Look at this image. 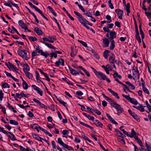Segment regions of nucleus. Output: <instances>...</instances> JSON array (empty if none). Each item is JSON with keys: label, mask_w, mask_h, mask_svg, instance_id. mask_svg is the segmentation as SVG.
Instances as JSON below:
<instances>
[{"label": "nucleus", "mask_w": 151, "mask_h": 151, "mask_svg": "<svg viewBox=\"0 0 151 151\" xmlns=\"http://www.w3.org/2000/svg\"><path fill=\"white\" fill-rule=\"evenodd\" d=\"M76 15L80 23L83 25L85 24H87L92 26V24L89 23L87 20L85 19L83 16L79 13L76 12Z\"/></svg>", "instance_id": "obj_1"}, {"label": "nucleus", "mask_w": 151, "mask_h": 151, "mask_svg": "<svg viewBox=\"0 0 151 151\" xmlns=\"http://www.w3.org/2000/svg\"><path fill=\"white\" fill-rule=\"evenodd\" d=\"M96 76L99 79L103 80H106L108 83H110L111 81L104 74L100 71H98L95 74Z\"/></svg>", "instance_id": "obj_2"}, {"label": "nucleus", "mask_w": 151, "mask_h": 151, "mask_svg": "<svg viewBox=\"0 0 151 151\" xmlns=\"http://www.w3.org/2000/svg\"><path fill=\"white\" fill-rule=\"evenodd\" d=\"M17 52L19 56L25 60H28L30 59L29 57H27V53L25 50L19 49L18 50Z\"/></svg>", "instance_id": "obj_3"}, {"label": "nucleus", "mask_w": 151, "mask_h": 151, "mask_svg": "<svg viewBox=\"0 0 151 151\" xmlns=\"http://www.w3.org/2000/svg\"><path fill=\"white\" fill-rule=\"evenodd\" d=\"M111 105L115 108L116 110L118 113H121L123 111V109L121 107V106L117 104L114 101L111 103Z\"/></svg>", "instance_id": "obj_4"}, {"label": "nucleus", "mask_w": 151, "mask_h": 151, "mask_svg": "<svg viewBox=\"0 0 151 151\" xmlns=\"http://www.w3.org/2000/svg\"><path fill=\"white\" fill-rule=\"evenodd\" d=\"M18 24L22 28V29H24L25 30L24 31L25 32H31V31L28 29L26 24L24 23L22 20H19L18 21Z\"/></svg>", "instance_id": "obj_5"}, {"label": "nucleus", "mask_w": 151, "mask_h": 151, "mask_svg": "<svg viewBox=\"0 0 151 151\" xmlns=\"http://www.w3.org/2000/svg\"><path fill=\"white\" fill-rule=\"evenodd\" d=\"M36 51L38 53L40 54L41 55L45 57L46 58L48 56V54H47L48 52L47 51L45 52H44L40 48L39 46H38L36 48Z\"/></svg>", "instance_id": "obj_6"}, {"label": "nucleus", "mask_w": 151, "mask_h": 151, "mask_svg": "<svg viewBox=\"0 0 151 151\" xmlns=\"http://www.w3.org/2000/svg\"><path fill=\"white\" fill-rule=\"evenodd\" d=\"M109 60L110 64H113V63H115L116 62L115 60V55L113 53H111Z\"/></svg>", "instance_id": "obj_7"}, {"label": "nucleus", "mask_w": 151, "mask_h": 151, "mask_svg": "<svg viewBox=\"0 0 151 151\" xmlns=\"http://www.w3.org/2000/svg\"><path fill=\"white\" fill-rule=\"evenodd\" d=\"M32 87L34 88V89L35 90L37 93L40 94L41 96H42L43 95V91L39 88L36 86L35 85H32Z\"/></svg>", "instance_id": "obj_8"}, {"label": "nucleus", "mask_w": 151, "mask_h": 151, "mask_svg": "<svg viewBox=\"0 0 151 151\" xmlns=\"http://www.w3.org/2000/svg\"><path fill=\"white\" fill-rule=\"evenodd\" d=\"M132 73L133 76L135 78L138 76V78H139V73L137 68H134L132 69Z\"/></svg>", "instance_id": "obj_9"}, {"label": "nucleus", "mask_w": 151, "mask_h": 151, "mask_svg": "<svg viewBox=\"0 0 151 151\" xmlns=\"http://www.w3.org/2000/svg\"><path fill=\"white\" fill-rule=\"evenodd\" d=\"M115 12L118 16V18L120 19H122V16L123 14V11L120 9H117L115 10Z\"/></svg>", "instance_id": "obj_10"}, {"label": "nucleus", "mask_w": 151, "mask_h": 151, "mask_svg": "<svg viewBox=\"0 0 151 151\" xmlns=\"http://www.w3.org/2000/svg\"><path fill=\"white\" fill-rule=\"evenodd\" d=\"M102 40L103 46L104 47H108L109 43V40L106 37H104Z\"/></svg>", "instance_id": "obj_11"}, {"label": "nucleus", "mask_w": 151, "mask_h": 151, "mask_svg": "<svg viewBox=\"0 0 151 151\" xmlns=\"http://www.w3.org/2000/svg\"><path fill=\"white\" fill-rule=\"evenodd\" d=\"M139 106H133L132 107L135 109H136L141 112H144L145 111L144 108L145 106H144L141 104H139Z\"/></svg>", "instance_id": "obj_12"}, {"label": "nucleus", "mask_w": 151, "mask_h": 151, "mask_svg": "<svg viewBox=\"0 0 151 151\" xmlns=\"http://www.w3.org/2000/svg\"><path fill=\"white\" fill-rule=\"evenodd\" d=\"M128 111L129 113L138 122L140 121V119L137 116V115L134 113L130 109L128 110Z\"/></svg>", "instance_id": "obj_13"}, {"label": "nucleus", "mask_w": 151, "mask_h": 151, "mask_svg": "<svg viewBox=\"0 0 151 151\" xmlns=\"http://www.w3.org/2000/svg\"><path fill=\"white\" fill-rule=\"evenodd\" d=\"M56 66H58L60 65L64 66V62L63 59H60L58 61H56L55 63Z\"/></svg>", "instance_id": "obj_14"}, {"label": "nucleus", "mask_w": 151, "mask_h": 151, "mask_svg": "<svg viewBox=\"0 0 151 151\" xmlns=\"http://www.w3.org/2000/svg\"><path fill=\"white\" fill-rule=\"evenodd\" d=\"M23 70L24 72L25 71H28L30 70V68L28 64L26 63L23 64Z\"/></svg>", "instance_id": "obj_15"}, {"label": "nucleus", "mask_w": 151, "mask_h": 151, "mask_svg": "<svg viewBox=\"0 0 151 151\" xmlns=\"http://www.w3.org/2000/svg\"><path fill=\"white\" fill-rule=\"evenodd\" d=\"M109 39L111 40L116 37V33L114 31H111L109 33Z\"/></svg>", "instance_id": "obj_16"}, {"label": "nucleus", "mask_w": 151, "mask_h": 151, "mask_svg": "<svg viewBox=\"0 0 151 151\" xmlns=\"http://www.w3.org/2000/svg\"><path fill=\"white\" fill-rule=\"evenodd\" d=\"M6 134L9 137L12 141H14L16 140L17 139L15 138V136L11 132H7Z\"/></svg>", "instance_id": "obj_17"}, {"label": "nucleus", "mask_w": 151, "mask_h": 151, "mask_svg": "<svg viewBox=\"0 0 151 151\" xmlns=\"http://www.w3.org/2000/svg\"><path fill=\"white\" fill-rule=\"evenodd\" d=\"M48 39L49 42L53 43L54 42V41L56 40V37L55 36H48Z\"/></svg>", "instance_id": "obj_18"}, {"label": "nucleus", "mask_w": 151, "mask_h": 151, "mask_svg": "<svg viewBox=\"0 0 151 151\" xmlns=\"http://www.w3.org/2000/svg\"><path fill=\"white\" fill-rule=\"evenodd\" d=\"M108 90L116 99H120V97L119 96H118L117 93L115 92L110 88H108Z\"/></svg>", "instance_id": "obj_19"}, {"label": "nucleus", "mask_w": 151, "mask_h": 151, "mask_svg": "<svg viewBox=\"0 0 151 151\" xmlns=\"http://www.w3.org/2000/svg\"><path fill=\"white\" fill-rule=\"evenodd\" d=\"M34 31L38 35L43 34V32L42 30L39 28L36 27L34 28Z\"/></svg>", "instance_id": "obj_20"}, {"label": "nucleus", "mask_w": 151, "mask_h": 151, "mask_svg": "<svg viewBox=\"0 0 151 151\" xmlns=\"http://www.w3.org/2000/svg\"><path fill=\"white\" fill-rule=\"evenodd\" d=\"M42 42L49 48L53 49H55V48L50 43H48L43 42Z\"/></svg>", "instance_id": "obj_21"}, {"label": "nucleus", "mask_w": 151, "mask_h": 151, "mask_svg": "<svg viewBox=\"0 0 151 151\" xmlns=\"http://www.w3.org/2000/svg\"><path fill=\"white\" fill-rule=\"evenodd\" d=\"M32 135L33 137L35 139L40 141H42V138L38 136L34 133H32Z\"/></svg>", "instance_id": "obj_22"}, {"label": "nucleus", "mask_w": 151, "mask_h": 151, "mask_svg": "<svg viewBox=\"0 0 151 151\" xmlns=\"http://www.w3.org/2000/svg\"><path fill=\"white\" fill-rule=\"evenodd\" d=\"M125 9L126 10L127 15H129V13H130V4L129 3H127V4L125 5Z\"/></svg>", "instance_id": "obj_23"}, {"label": "nucleus", "mask_w": 151, "mask_h": 151, "mask_svg": "<svg viewBox=\"0 0 151 151\" xmlns=\"http://www.w3.org/2000/svg\"><path fill=\"white\" fill-rule=\"evenodd\" d=\"M101 67L104 69L107 74H109V72L108 71V68H109V64L106 65L105 66L104 65H102L101 66Z\"/></svg>", "instance_id": "obj_24"}, {"label": "nucleus", "mask_w": 151, "mask_h": 151, "mask_svg": "<svg viewBox=\"0 0 151 151\" xmlns=\"http://www.w3.org/2000/svg\"><path fill=\"white\" fill-rule=\"evenodd\" d=\"M6 64L9 68L13 70L17 68L16 66L9 62V63L8 64Z\"/></svg>", "instance_id": "obj_25"}, {"label": "nucleus", "mask_w": 151, "mask_h": 151, "mask_svg": "<svg viewBox=\"0 0 151 151\" xmlns=\"http://www.w3.org/2000/svg\"><path fill=\"white\" fill-rule=\"evenodd\" d=\"M109 53L110 51L109 50H106L104 51L103 53V56L105 59H107Z\"/></svg>", "instance_id": "obj_26"}, {"label": "nucleus", "mask_w": 151, "mask_h": 151, "mask_svg": "<svg viewBox=\"0 0 151 151\" xmlns=\"http://www.w3.org/2000/svg\"><path fill=\"white\" fill-rule=\"evenodd\" d=\"M128 101L135 105H137L138 103V101L136 99L131 97Z\"/></svg>", "instance_id": "obj_27"}, {"label": "nucleus", "mask_w": 151, "mask_h": 151, "mask_svg": "<svg viewBox=\"0 0 151 151\" xmlns=\"http://www.w3.org/2000/svg\"><path fill=\"white\" fill-rule=\"evenodd\" d=\"M94 123L96 124L97 126L101 127L103 126V124L98 120H94Z\"/></svg>", "instance_id": "obj_28"}, {"label": "nucleus", "mask_w": 151, "mask_h": 151, "mask_svg": "<svg viewBox=\"0 0 151 151\" xmlns=\"http://www.w3.org/2000/svg\"><path fill=\"white\" fill-rule=\"evenodd\" d=\"M115 47L114 41L113 40L111 41V45L110 46L109 48L111 50H113Z\"/></svg>", "instance_id": "obj_29"}, {"label": "nucleus", "mask_w": 151, "mask_h": 151, "mask_svg": "<svg viewBox=\"0 0 151 151\" xmlns=\"http://www.w3.org/2000/svg\"><path fill=\"white\" fill-rule=\"evenodd\" d=\"M24 73H25V75H26V76L28 77V78L31 79H32L33 76L32 74H31L28 71H25Z\"/></svg>", "instance_id": "obj_30"}, {"label": "nucleus", "mask_w": 151, "mask_h": 151, "mask_svg": "<svg viewBox=\"0 0 151 151\" xmlns=\"http://www.w3.org/2000/svg\"><path fill=\"white\" fill-rule=\"evenodd\" d=\"M47 8L53 14L55 17L57 16V15L56 13H55V11L50 6H49L47 7Z\"/></svg>", "instance_id": "obj_31"}, {"label": "nucleus", "mask_w": 151, "mask_h": 151, "mask_svg": "<svg viewBox=\"0 0 151 151\" xmlns=\"http://www.w3.org/2000/svg\"><path fill=\"white\" fill-rule=\"evenodd\" d=\"M9 123L11 124L17 125L18 124V122L14 120L10 119L9 120Z\"/></svg>", "instance_id": "obj_32"}, {"label": "nucleus", "mask_w": 151, "mask_h": 151, "mask_svg": "<svg viewBox=\"0 0 151 151\" xmlns=\"http://www.w3.org/2000/svg\"><path fill=\"white\" fill-rule=\"evenodd\" d=\"M125 83L127 85H128L130 87V88L132 90H134L135 88V87L130 82L128 81H126Z\"/></svg>", "instance_id": "obj_33"}, {"label": "nucleus", "mask_w": 151, "mask_h": 151, "mask_svg": "<svg viewBox=\"0 0 151 151\" xmlns=\"http://www.w3.org/2000/svg\"><path fill=\"white\" fill-rule=\"evenodd\" d=\"M47 54H48V55H49L51 58L53 57L55 58H56L57 57V55L55 52H52L50 53H48L47 52Z\"/></svg>", "instance_id": "obj_34"}, {"label": "nucleus", "mask_w": 151, "mask_h": 151, "mask_svg": "<svg viewBox=\"0 0 151 151\" xmlns=\"http://www.w3.org/2000/svg\"><path fill=\"white\" fill-rule=\"evenodd\" d=\"M81 135L83 138L85 140L88 141L90 143L91 142V141L88 139V137L85 135L84 134L82 133Z\"/></svg>", "instance_id": "obj_35"}, {"label": "nucleus", "mask_w": 151, "mask_h": 151, "mask_svg": "<svg viewBox=\"0 0 151 151\" xmlns=\"http://www.w3.org/2000/svg\"><path fill=\"white\" fill-rule=\"evenodd\" d=\"M115 132L116 134L119 137H123V134L121 132L117 130H116Z\"/></svg>", "instance_id": "obj_36"}, {"label": "nucleus", "mask_w": 151, "mask_h": 151, "mask_svg": "<svg viewBox=\"0 0 151 151\" xmlns=\"http://www.w3.org/2000/svg\"><path fill=\"white\" fill-rule=\"evenodd\" d=\"M76 4L78 5L79 9L82 12L85 11V9L83 8V6L80 4H79L78 2L76 1Z\"/></svg>", "instance_id": "obj_37"}, {"label": "nucleus", "mask_w": 151, "mask_h": 151, "mask_svg": "<svg viewBox=\"0 0 151 151\" xmlns=\"http://www.w3.org/2000/svg\"><path fill=\"white\" fill-rule=\"evenodd\" d=\"M57 100L59 101V103L61 104H62L63 106H67V103L66 102H65L64 101L59 99L58 98H57Z\"/></svg>", "instance_id": "obj_38"}, {"label": "nucleus", "mask_w": 151, "mask_h": 151, "mask_svg": "<svg viewBox=\"0 0 151 151\" xmlns=\"http://www.w3.org/2000/svg\"><path fill=\"white\" fill-rule=\"evenodd\" d=\"M22 85L24 89L25 90L27 89L28 88V85L27 83L25 81L24 82H22Z\"/></svg>", "instance_id": "obj_39"}, {"label": "nucleus", "mask_w": 151, "mask_h": 151, "mask_svg": "<svg viewBox=\"0 0 151 151\" xmlns=\"http://www.w3.org/2000/svg\"><path fill=\"white\" fill-rule=\"evenodd\" d=\"M58 142L63 147L65 144L62 141V139L60 138H59L58 139Z\"/></svg>", "instance_id": "obj_40"}, {"label": "nucleus", "mask_w": 151, "mask_h": 151, "mask_svg": "<svg viewBox=\"0 0 151 151\" xmlns=\"http://www.w3.org/2000/svg\"><path fill=\"white\" fill-rule=\"evenodd\" d=\"M71 57H74L75 56V53L74 52V48L73 47H71Z\"/></svg>", "instance_id": "obj_41"}, {"label": "nucleus", "mask_w": 151, "mask_h": 151, "mask_svg": "<svg viewBox=\"0 0 151 151\" xmlns=\"http://www.w3.org/2000/svg\"><path fill=\"white\" fill-rule=\"evenodd\" d=\"M29 39L31 42L36 41L37 40V38L36 37L32 36H29Z\"/></svg>", "instance_id": "obj_42"}, {"label": "nucleus", "mask_w": 151, "mask_h": 151, "mask_svg": "<svg viewBox=\"0 0 151 151\" xmlns=\"http://www.w3.org/2000/svg\"><path fill=\"white\" fill-rule=\"evenodd\" d=\"M3 87L4 88H10L9 86L5 82L2 84Z\"/></svg>", "instance_id": "obj_43"}, {"label": "nucleus", "mask_w": 151, "mask_h": 151, "mask_svg": "<svg viewBox=\"0 0 151 151\" xmlns=\"http://www.w3.org/2000/svg\"><path fill=\"white\" fill-rule=\"evenodd\" d=\"M106 18L108 20V21H107V22L110 23L111 22L112 20L111 19V18L110 15H107L106 16Z\"/></svg>", "instance_id": "obj_44"}, {"label": "nucleus", "mask_w": 151, "mask_h": 151, "mask_svg": "<svg viewBox=\"0 0 151 151\" xmlns=\"http://www.w3.org/2000/svg\"><path fill=\"white\" fill-rule=\"evenodd\" d=\"M145 146L147 148V151H151V147L150 145H148L147 142H146L145 143Z\"/></svg>", "instance_id": "obj_45"}, {"label": "nucleus", "mask_w": 151, "mask_h": 151, "mask_svg": "<svg viewBox=\"0 0 151 151\" xmlns=\"http://www.w3.org/2000/svg\"><path fill=\"white\" fill-rule=\"evenodd\" d=\"M69 68L70 73L73 75H76V70L71 68Z\"/></svg>", "instance_id": "obj_46"}, {"label": "nucleus", "mask_w": 151, "mask_h": 151, "mask_svg": "<svg viewBox=\"0 0 151 151\" xmlns=\"http://www.w3.org/2000/svg\"><path fill=\"white\" fill-rule=\"evenodd\" d=\"M108 5L109 7L112 9H114V6L111 3V0H109L108 1Z\"/></svg>", "instance_id": "obj_47"}, {"label": "nucleus", "mask_w": 151, "mask_h": 151, "mask_svg": "<svg viewBox=\"0 0 151 151\" xmlns=\"http://www.w3.org/2000/svg\"><path fill=\"white\" fill-rule=\"evenodd\" d=\"M20 95L22 97H28L30 95L29 94H25L23 92L20 93Z\"/></svg>", "instance_id": "obj_48"}, {"label": "nucleus", "mask_w": 151, "mask_h": 151, "mask_svg": "<svg viewBox=\"0 0 151 151\" xmlns=\"http://www.w3.org/2000/svg\"><path fill=\"white\" fill-rule=\"evenodd\" d=\"M63 147H64L67 149L69 150H71L72 149V147H71L67 145H66L65 144H64V145L63 146Z\"/></svg>", "instance_id": "obj_49"}, {"label": "nucleus", "mask_w": 151, "mask_h": 151, "mask_svg": "<svg viewBox=\"0 0 151 151\" xmlns=\"http://www.w3.org/2000/svg\"><path fill=\"white\" fill-rule=\"evenodd\" d=\"M78 41L81 43L85 47H87V45L86 42L80 40H78Z\"/></svg>", "instance_id": "obj_50"}, {"label": "nucleus", "mask_w": 151, "mask_h": 151, "mask_svg": "<svg viewBox=\"0 0 151 151\" xmlns=\"http://www.w3.org/2000/svg\"><path fill=\"white\" fill-rule=\"evenodd\" d=\"M3 96L4 93L2 92V91L1 90H0V100L1 101L2 100Z\"/></svg>", "instance_id": "obj_51"}, {"label": "nucleus", "mask_w": 151, "mask_h": 151, "mask_svg": "<svg viewBox=\"0 0 151 151\" xmlns=\"http://www.w3.org/2000/svg\"><path fill=\"white\" fill-rule=\"evenodd\" d=\"M142 89L144 92L147 94H149V92L148 90L145 87H142Z\"/></svg>", "instance_id": "obj_52"}, {"label": "nucleus", "mask_w": 151, "mask_h": 151, "mask_svg": "<svg viewBox=\"0 0 151 151\" xmlns=\"http://www.w3.org/2000/svg\"><path fill=\"white\" fill-rule=\"evenodd\" d=\"M135 32L136 33H139V31L137 27V25L136 23V22L135 21Z\"/></svg>", "instance_id": "obj_53"}, {"label": "nucleus", "mask_w": 151, "mask_h": 151, "mask_svg": "<svg viewBox=\"0 0 151 151\" xmlns=\"http://www.w3.org/2000/svg\"><path fill=\"white\" fill-rule=\"evenodd\" d=\"M0 132H2L4 134H6L7 133V131L4 130L3 128L1 127L0 126Z\"/></svg>", "instance_id": "obj_54"}, {"label": "nucleus", "mask_w": 151, "mask_h": 151, "mask_svg": "<svg viewBox=\"0 0 151 151\" xmlns=\"http://www.w3.org/2000/svg\"><path fill=\"white\" fill-rule=\"evenodd\" d=\"M122 96L124 98H125L128 101H129L131 98L130 97L129 95H125L122 94Z\"/></svg>", "instance_id": "obj_55"}, {"label": "nucleus", "mask_w": 151, "mask_h": 151, "mask_svg": "<svg viewBox=\"0 0 151 151\" xmlns=\"http://www.w3.org/2000/svg\"><path fill=\"white\" fill-rule=\"evenodd\" d=\"M118 141L121 142L123 145H124L125 143V141L124 139L123 138H119L118 139Z\"/></svg>", "instance_id": "obj_56"}, {"label": "nucleus", "mask_w": 151, "mask_h": 151, "mask_svg": "<svg viewBox=\"0 0 151 151\" xmlns=\"http://www.w3.org/2000/svg\"><path fill=\"white\" fill-rule=\"evenodd\" d=\"M106 100L108 101L110 103V105H111V103H112V102H114V101L112 100L111 99L109 98L108 97H106V99H105Z\"/></svg>", "instance_id": "obj_57"}, {"label": "nucleus", "mask_w": 151, "mask_h": 151, "mask_svg": "<svg viewBox=\"0 0 151 151\" xmlns=\"http://www.w3.org/2000/svg\"><path fill=\"white\" fill-rule=\"evenodd\" d=\"M4 73L6 75V76L9 77H10L11 78H12L13 76L10 73H9L6 71H5Z\"/></svg>", "instance_id": "obj_58"}, {"label": "nucleus", "mask_w": 151, "mask_h": 151, "mask_svg": "<svg viewBox=\"0 0 151 151\" xmlns=\"http://www.w3.org/2000/svg\"><path fill=\"white\" fill-rule=\"evenodd\" d=\"M140 34L141 35V37L142 40L144 38L145 36L144 33L142 30H140Z\"/></svg>", "instance_id": "obj_59"}, {"label": "nucleus", "mask_w": 151, "mask_h": 151, "mask_svg": "<svg viewBox=\"0 0 151 151\" xmlns=\"http://www.w3.org/2000/svg\"><path fill=\"white\" fill-rule=\"evenodd\" d=\"M20 149L22 151H27V148H25L21 145H19Z\"/></svg>", "instance_id": "obj_60"}, {"label": "nucleus", "mask_w": 151, "mask_h": 151, "mask_svg": "<svg viewBox=\"0 0 151 151\" xmlns=\"http://www.w3.org/2000/svg\"><path fill=\"white\" fill-rule=\"evenodd\" d=\"M124 127L123 126H121L120 127V129H121V130L123 132V133L125 134H127V131H126L124 129H123V128Z\"/></svg>", "instance_id": "obj_61"}, {"label": "nucleus", "mask_w": 151, "mask_h": 151, "mask_svg": "<svg viewBox=\"0 0 151 151\" xmlns=\"http://www.w3.org/2000/svg\"><path fill=\"white\" fill-rule=\"evenodd\" d=\"M33 101H34L38 105H39L41 103L40 102L39 100H37L36 99H33Z\"/></svg>", "instance_id": "obj_62"}, {"label": "nucleus", "mask_w": 151, "mask_h": 151, "mask_svg": "<svg viewBox=\"0 0 151 151\" xmlns=\"http://www.w3.org/2000/svg\"><path fill=\"white\" fill-rule=\"evenodd\" d=\"M86 109L88 110L90 112H91L92 113H93V111H94V109L88 107V106H86Z\"/></svg>", "instance_id": "obj_63"}, {"label": "nucleus", "mask_w": 151, "mask_h": 151, "mask_svg": "<svg viewBox=\"0 0 151 151\" xmlns=\"http://www.w3.org/2000/svg\"><path fill=\"white\" fill-rule=\"evenodd\" d=\"M35 9L37 12H38L40 14L42 12V11L40 10L37 7H36V6H35V7L33 8Z\"/></svg>", "instance_id": "obj_64"}]
</instances>
